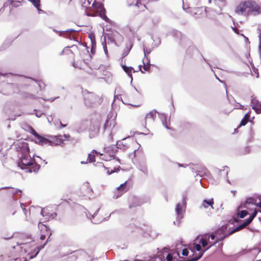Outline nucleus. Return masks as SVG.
I'll use <instances>...</instances> for the list:
<instances>
[{
  "mask_svg": "<svg viewBox=\"0 0 261 261\" xmlns=\"http://www.w3.org/2000/svg\"><path fill=\"white\" fill-rule=\"evenodd\" d=\"M19 157L18 166L25 170L26 172H37L39 170L40 166L30 156L29 148L28 146L23 147Z\"/></svg>",
  "mask_w": 261,
  "mask_h": 261,
  "instance_id": "obj_1",
  "label": "nucleus"
},
{
  "mask_svg": "<svg viewBox=\"0 0 261 261\" xmlns=\"http://www.w3.org/2000/svg\"><path fill=\"white\" fill-rule=\"evenodd\" d=\"M236 13L247 16L252 13L259 14L260 13L259 6L254 1L248 0L240 2L235 9Z\"/></svg>",
  "mask_w": 261,
  "mask_h": 261,
  "instance_id": "obj_2",
  "label": "nucleus"
},
{
  "mask_svg": "<svg viewBox=\"0 0 261 261\" xmlns=\"http://www.w3.org/2000/svg\"><path fill=\"white\" fill-rule=\"evenodd\" d=\"M77 52H79L80 58L72 62L73 66L80 69H83L86 66H89L90 68H92V65L89 63L92 56L89 54L88 48L80 45V50Z\"/></svg>",
  "mask_w": 261,
  "mask_h": 261,
  "instance_id": "obj_3",
  "label": "nucleus"
},
{
  "mask_svg": "<svg viewBox=\"0 0 261 261\" xmlns=\"http://www.w3.org/2000/svg\"><path fill=\"white\" fill-rule=\"evenodd\" d=\"M89 11L87 14L90 16H99L103 20L108 21L109 18L106 14V9H105L103 4L101 2H96V0L94 1L92 5L90 6Z\"/></svg>",
  "mask_w": 261,
  "mask_h": 261,
  "instance_id": "obj_4",
  "label": "nucleus"
},
{
  "mask_svg": "<svg viewBox=\"0 0 261 261\" xmlns=\"http://www.w3.org/2000/svg\"><path fill=\"white\" fill-rule=\"evenodd\" d=\"M85 104L89 107H92L99 105L102 102V98L94 92H90L87 90L83 92Z\"/></svg>",
  "mask_w": 261,
  "mask_h": 261,
  "instance_id": "obj_5",
  "label": "nucleus"
},
{
  "mask_svg": "<svg viewBox=\"0 0 261 261\" xmlns=\"http://www.w3.org/2000/svg\"><path fill=\"white\" fill-rule=\"evenodd\" d=\"M68 255L67 261H89L91 257L86 252L83 250H79L73 251L67 255L64 254L62 256Z\"/></svg>",
  "mask_w": 261,
  "mask_h": 261,
  "instance_id": "obj_6",
  "label": "nucleus"
},
{
  "mask_svg": "<svg viewBox=\"0 0 261 261\" xmlns=\"http://www.w3.org/2000/svg\"><path fill=\"white\" fill-rule=\"evenodd\" d=\"M80 50V47L76 45H73L71 47H66L60 53L63 60L65 61H70L73 59L74 55Z\"/></svg>",
  "mask_w": 261,
  "mask_h": 261,
  "instance_id": "obj_7",
  "label": "nucleus"
},
{
  "mask_svg": "<svg viewBox=\"0 0 261 261\" xmlns=\"http://www.w3.org/2000/svg\"><path fill=\"white\" fill-rule=\"evenodd\" d=\"M129 190L128 186V181H125L124 183L121 184L113 192V198L117 199L121 197L125 193L127 192Z\"/></svg>",
  "mask_w": 261,
  "mask_h": 261,
  "instance_id": "obj_8",
  "label": "nucleus"
},
{
  "mask_svg": "<svg viewBox=\"0 0 261 261\" xmlns=\"http://www.w3.org/2000/svg\"><path fill=\"white\" fill-rule=\"evenodd\" d=\"M136 145V142L133 139L128 138L123 139L119 144L120 148L123 150H133L135 151L136 149H134L133 146Z\"/></svg>",
  "mask_w": 261,
  "mask_h": 261,
  "instance_id": "obj_9",
  "label": "nucleus"
},
{
  "mask_svg": "<svg viewBox=\"0 0 261 261\" xmlns=\"http://www.w3.org/2000/svg\"><path fill=\"white\" fill-rule=\"evenodd\" d=\"M38 226L39 229V233L38 236L41 240L43 241L45 240L47 236H50L51 235V233L50 229L46 225L40 222Z\"/></svg>",
  "mask_w": 261,
  "mask_h": 261,
  "instance_id": "obj_10",
  "label": "nucleus"
},
{
  "mask_svg": "<svg viewBox=\"0 0 261 261\" xmlns=\"http://www.w3.org/2000/svg\"><path fill=\"white\" fill-rule=\"evenodd\" d=\"M224 239L225 236H223L221 237L220 238H217L216 240L214 242H211L208 241V238H206V237L205 236H204L200 239L199 243L201 244V245L203 247H205L207 245L209 244V246L205 249V250H207L212 246H214L219 241H222Z\"/></svg>",
  "mask_w": 261,
  "mask_h": 261,
  "instance_id": "obj_11",
  "label": "nucleus"
},
{
  "mask_svg": "<svg viewBox=\"0 0 261 261\" xmlns=\"http://www.w3.org/2000/svg\"><path fill=\"white\" fill-rule=\"evenodd\" d=\"M95 171L101 174L106 173L108 175H110L111 174L117 171L116 169L111 170V171H110L109 168L105 167L104 164L101 162L96 163L95 165Z\"/></svg>",
  "mask_w": 261,
  "mask_h": 261,
  "instance_id": "obj_12",
  "label": "nucleus"
},
{
  "mask_svg": "<svg viewBox=\"0 0 261 261\" xmlns=\"http://www.w3.org/2000/svg\"><path fill=\"white\" fill-rule=\"evenodd\" d=\"M257 212H258L256 210H254L253 213L251 214V215L247 220H246L242 224L240 225L237 227H236L233 230V232L238 231L245 228L248 225H249L252 222L253 219L256 217Z\"/></svg>",
  "mask_w": 261,
  "mask_h": 261,
  "instance_id": "obj_13",
  "label": "nucleus"
},
{
  "mask_svg": "<svg viewBox=\"0 0 261 261\" xmlns=\"http://www.w3.org/2000/svg\"><path fill=\"white\" fill-rule=\"evenodd\" d=\"M116 125V122L114 119H110L108 118L103 125V129L105 130H108L112 133Z\"/></svg>",
  "mask_w": 261,
  "mask_h": 261,
  "instance_id": "obj_14",
  "label": "nucleus"
},
{
  "mask_svg": "<svg viewBox=\"0 0 261 261\" xmlns=\"http://www.w3.org/2000/svg\"><path fill=\"white\" fill-rule=\"evenodd\" d=\"M99 130V126L97 123H91L89 128V137L94 138L98 135Z\"/></svg>",
  "mask_w": 261,
  "mask_h": 261,
  "instance_id": "obj_15",
  "label": "nucleus"
},
{
  "mask_svg": "<svg viewBox=\"0 0 261 261\" xmlns=\"http://www.w3.org/2000/svg\"><path fill=\"white\" fill-rule=\"evenodd\" d=\"M63 139L61 135L56 136L51 138L49 140L50 145H59L63 143Z\"/></svg>",
  "mask_w": 261,
  "mask_h": 261,
  "instance_id": "obj_16",
  "label": "nucleus"
},
{
  "mask_svg": "<svg viewBox=\"0 0 261 261\" xmlns=\"http://www.w3.org/2000/svg\"><path fill=\"white\" fill-rule=\"evenodd\" d=\"M22 0H8L5 4L4 7H9L12 8L13 7H17L21 5Z\"/></svg>",
  "mask_w": 261,
  "mask_h": 261,
  "instance_id": "obj_17",
  "label": "nucleus"
},
{
  "mask_svg": "<svg viewBox=\"0 0 261 261\" xmlns=\"http://www.w3.org/2000/svg\"><path fill=\"white\" fill-rule=\"evenodd\" d=\"M133 46V43L132 41H129L127 43L125 44V47L123 49L122 53V60L123 59L126 57L129 53L130 50H131Z\"/></svg>",
  "mask_w": 261,
  "mask_h": 261,
  "instance_id": "obj_18",
  "label": "nucleus"
},
{
  "mask_svg": "<svg viewBox=\"0 0 261 261\" xmlns=\"http://www.w3.org/2000/svg\"><path fill=\"white\" fill-rule=\"evenodd\" d=\"M156 117V112L154 111H151L147 113L145 118V126L147 122H152L154 120V118Z\"/></svg>",
  "mask_w": 261,
  "mask_h": 261,
  "instance_id": "obj_19",
  "label": "nucleus"
},
{
  "mask_svg": "<svg viewBox=\"0 0 261 261\" xmlns=\"http://www.w3.org/2000/svg\"><path fill=\"white\" fill-rule=\"evenodd\" d=\"M36 142L39 145H49V139L39 135L36 138Z\"/></svg>",
  "mask_w": 261,
  "mask_h": 261,
  "instance_id": "obj_20",
  "label": "nucleus"
},
{
  "mask_svg": "<svg viewBox=\"0 0 261 261\" xmlns=\"http://www.w3.org/2000/svg\"><path fill=\"white\" fill-rule=\"evenodd\" d=\"M214 203V199L213 198L210 200H204L200 206V208H208V207H211L212 209H213V204Z\"/></svg>",
  "mask_w": 261,
  "mask_h": 261,
  "instance_id": "obj_21",
  "label": "nucleus"
},
{
  "mask_svg": "<svg viewBox=\"0 0 261 261\" xmlns=\"http://www.w3.org/2000/svg\"><path fill=\"white\" fill-rule=\"evenodd\" d=\"M251 106L252 108L255 111L257 114L261 113V103L256 100L251 101Z\"/></svg>",
  "mask_w": 261,
  "mask_h": 261,
  "instance_id": "obj_22",
  "label": "nucleus"
},
{
  "mask_svg": "<svg viewBox=\"0 0 261 261\" xmlns=\"http://www.w3.org/2000/svg\"><path fill=\"white\" fill-rule=\"evenodd\" d=\"M250 114L251 112L249 111L245 115L240 122V126H245L248 123L250 118Z\"/></svg>",
  "mask_w": 261,
  "mask_h": 261,
  "instance_id": "obj_23",
  "label": "nucleus"
},
{
  "mask_svg": "<svg viewBox=\"0 0 261 261\" xmlns=\"http://www.w3.org/2000/svg\"><path fill=\"white\" fill-rule=\"evenodd\" d=\"M142 204V202L138 199L136 198H134L132 199V201L130 202L129 207V208H133L138 206H140Z\"/></svg>",
  "mask_w": 261,
  "mask_h": 261,
  "instance_id": "obj_24",
  "label": "nucleus"
},
{
  "mask_svg": "<svg viewBox=\"0 0 261 261\" xmlns=\"http://www.w3.org/2000/svg\"><path fill=\"white\" fill-rule=\"evenodd\" d=\"M121 67L124 72L129 76L131 79H133L132 77V71L133 70V68L132 67H127L125 65L121 63Z\"/></svg>",
  "mask_w": 261,
  "mask_h": 261,
  "instance_id": "obj_25",
  "label": "nucleus"
},
{
  "mask_svg": "<svg viewBox=\"0 0 261 261\" xmlns=\"http://www.w3.org/2000/svg\"><path fill=\"white\" fill-rule=\"evenodd\" d=\"M226 229V227L224 226H222L221 228H219L217 231H215V233L216 236H219V238H220L221 237L225 236V230Z\"/></svg>",
  "mask_w": 261,
  "mask_h": 261,
  "instance_id": "obj_26",
  "label": "nucleus"
},
{
  "mask_svg": "<svg viewBox=\"0 0 261 261\" xmlns=\"http://www.w3.org/2000/svg\"><path fill=\"white\" fill-rule=\"evenodd\" d=\"M96 153V150H93L90 153L88 154L87 162L91 163L95 162V153Z\"/></svg>",
  "mask_w": 261,
  "mask_h": 261,
  "instance_id": "obj_27",
  "label": "nucleus"
},
{
  "mask_svg": "<svg viewBox=\"0 0 261 261\" xmlns=\"http://www.w3.org/2000/svg\"><path fill=\"white\" fill-rule=\"evenodd\" d=\"M83 7L87 9L90 8L92 0H79Z\"/></svg>",
  "mask_w": 261,
  "mask_h": 261,
  "instance_id": "obj_28",
  "label": "nucleus"
},
{
  "mask_svg": "<svg viewBox=\"0 0 261 261\" xmlns=\"http://www.w3.org/2000/svg\"><path fill=\"white\" fill-rule=\"evenodd\" d=\"M139 69L142 73H144L145 71H149L150 70V66L149 64H145L143 62V65H139Z\"/></svg>",
  "mask_w": 261,
  "mask_h": 261,
  "instance_id": "obj_29",
  "label": "nucleus"
},
{
  "mask_svg": "<svg viewBox=\"0 0 261 261\" xmlns=\"http://www.w3.org/2000/svg\"><path fill=\"white\" fill-rule=\"evenodd\" d=\"M240 208L241 206H240L237 209V214L241 218H243L248 214V212L246 210L241 211Z\"/></svg>",
  "mask_w": 261,
  "mask_h": 261,
  "instance_id": "obj_30",
  "label": "nucleus"
},
{
  "mask_svg": "<svg viewBox=\"0 0 261 261\" xmlns=\"http://www.w3.org/2000/svg\"><path fill=\"white\" fill-rule=\"evenodd\" d=\"M113 36V38L112 41L116 43L117 40H122L123 37L121 34H120L117 32H115L113 33L112 34Z\"/></svg>",
  "mask_w": 261,
  "mask_h": 261,
  "instance_id": "obj_31",
  "label": "nucleus"
},
{
  "mask_svg": "<svg viewBox=\"0 0 261 261\" xmlns=\"http://www.w3.org/2000/svg\"><path fill=\"white\" fill-rule=\"evenodd\" d=\"M176 213L178 217H182V207L180 203H177L175 208Z\"/></svg>",
  "mask_w": 261,
  "mask_h": 261,
  "instance_id": "obj_32",
  "label": "nucleus"
},
{
  "mask_svg": "<svg viewBox=\"0 0 261 261\" xmlns=\"http://www.w3.org/2000/svg\"><path fill=\"white\" fill-rule=\"evenodd\" d=\"M165 255L163 253H160L154 257V261H165Z\"/></svg>",
  "mask_w": 261,
  "mask_h": 261,
  "instance_id": "obj_33",
  "label": "nucleus"
},
{
  "mask_svg": "<svg viewBox=\"0 0 261 261\" xmlns=\"http://www.w3.org/2000/svg\"><path fill=\"white\" fill-rule=\"evenodd\" d=\"M204 236L206 237V238H208V241H210V240L211 239V240L212 241V242L215 241L216 240L217 238H219L218 237V236H216L215 233V234L212 233L210 235H209V234H205Z\"/></svg>",
  "mask_w": 261,
  "mask_h": 261,
  "instance_id": "obj_34",
  "label": "nucleus"
},
{
  "mask_svg": "<svg viewBox=\"0 0 261 261\" xmlns=\"http://www.w3.org/2000/svg\"><path fill=\"white\" fill-rule=\"evenodd\" d=\"M91 43H92V47L91 48V53L92 55H94L95 51H96V44L95 42V40H93L91 39Z\"/></svg>",
  "mask_w": 261,
  "mask_h": 261,
  "instance_id": "obj_35",
  "label": "nucleus"
},
{
  "mask_svg": "<svg viewBox=\"0 0 261 261\" xmlns=\"http://www.w3.org/2000/svg\"><path fill=\"white\" fill-rule=\"evenodd\" d=\"M105 161H111L112 159H114V154H109L107 155V153L103 155V157L102 158Z\"/></svg>",
  "mask_w": 261,
  "mask_h": 261,
  "instance_id": "obj_36",
  "label": "nucleus"
},
{
  "mask_svg": "<svg viewBox=\"0 0 261 261\" xmlns=\"http://www.w3.org/2000/svg\"><path fill=\"white\" fill-rule=\"evenodd\" d=\"M194 248L198 251H200L201 249V247L200 244H194Z\"/></svg>",
  "mask_w": 261,
  "mask_h": 261,
  "instance_id": "obj_37",
  "label": "nucleus"
},
{
  "mask_svg": "<svg viewBox=\"0 0 261 261\" xmlns=\"http://www.w3.org/2000/svg\"><path fill=\"white\" fill-rule=\"evenodd\" d=\"M31 133L34 136L35 138L39 135L36 131L32 127L31 128Z\"/></svg>",
  "mask_w": 261,
  "mask_h": 261,
  "instance_id": "obj_38",
  "label": "nucleus"
},
{
  "mask_svg": "<svg viewBox=\"0 0 261 261\" xmlns=\"http://www.w3.org/2000/svg\"><path fill=\"white\" fill-rule=\"evenodd\" d=\"M189 254V251L187 249H184L182 251V255L184 256H188Z\"/></svg>",
  "mask_w": 261,
  "mask_h": 261,
  "instance_id": "obj_39",
  "label": "nucleus"
},
{
  "mask_svg": "<svg viewBox=\"0 0 261 261\" xmlns=\"http://www.w3.org/2000/svg\"><path fill=\"white\" fill-rule=\"evenodd\" d=\"M166 259L167 261H171L172 260V255L171 254L168 253L166 256Z\"/></svg>",
  "mask_w": 261,
  "mask_h": 261,
  "instance_id": "obj_40",
  "label": "nucleus"
},
{
  "mask_svg": "<svg viewBox=\"0 0 261 261\" xmlns=\"http://www.w3.org/2000/svg\"><path fill=\"white\" fill-rule=\"evenodd\" d=\"M186 196H184L183 197H182V205H183V206L184 207H186Z\"/></svg>",
  "mask_w": 261,
  "mask_h": 261,
  "instance_id": "obj_41",
  "label": "nucleus"
},
{
  "mask_svg": "<svg viewBox=\"0 0 261 261\" xmlns=\"http://www.w3.org/2000/svg\"><path fill=\"white\" fill-rule=\"evenodd\" d=\"M140 170L141 171H142L143 173H144L145 174H147L148 173V170H147V168L145 167H142Z\"/></svg>",
  "mask_w": 261,
  "mask_h": 261,
  "instance_id": "obj_42",
  "label": "nucleus"
},
{
  "mask_svg": "<svg viewBox=\"0 0 261 261\" xmlns=\"http://www.w3.org/2000/svg\"><path fill=\"white\" fill-rule=\"evenodd\" d=\"M233 31L237 34H239V29L237 28H232Z\"/></svg>",
  "mask_w": 261,
  "mask_h": 261,
  "instance_id": "obj_43",
  "label": "nucleus"
},
{
  "mask_svg": "<svg viewBox=\"0 0 261 261\" xmlns=\"http://www.w3.org/2000/svg\"><path fill=\"white\" fill-rule=\"evenodd\" d=\"M252 201H253V199L250 198V199H247L246 202V203H251L252 202Z\"/></svg>",
  "mask_w": 261,
  "mask_h": 261,
  "instance_id": "obj_44",
  "label": "nucleus"
},
{
  "mask_svg": "<svg viewBox=\"0 0 261 261\" xmlns=\"http://www.w3.org/2000/svg\"><path fill=\"white\" fill-rule=\"evenodd\" d=\"M141 0H137L136 3V5L139 7V4H141Z\"/></svg>",
  "mask_w": 261,
  "mask_h": 261,
  "instance_id": "obj_45",
  "label": "nucleus"
},
{
  "mask_svg": "<svg viewBox=\"0 0 261 261\" xmlns=\"http://www.w3.org/2000/svg\"><path fill=\"white\" fill-rule=\"evenodd\" d=\"M256 205L258 206V207H259L261 208V202H260L258 203H257L256 204Z\"/></svg>",
  "mask_w": 261,
  "mask_h": 261,
  "instance_id": "obj_46",
  "label": "nucleus"
},
{
  "mask_svg": "<svg viewBox=\"0 0 261 261\" xmlns=\"http://www.w3.org/2000/svg\"><path fill=\"white\" fill-rule=\"evenodd\" d=\"M99 68L98 66L95 67V68Z\"/></svg>",
  "mask_w": 261,
  "mask_h": 261,
  "instance_id": "obj_47",
  "label": "nucleus"
},
{
  "mask_svg": "<svg viewBox=\"0 0 261 261\" xmlns=\"http://www.w3.org/2000/svg\"><path fill=\"white\" fill-rule=\"evenodd\" d=\"M62 126H63V127H65V126H66V125H63V124H62Z\"/></svg>",
  "mask_w": 261,
  "mask_h": 261,
  "instance_id": "obj_48",
  "label": "nucleus"
},
{
  "mask_svg": "<svg viewBox=\"0 0 261 261\" xmlns=\"http://www.w3.org/2000/svg\"><path fill=\"white\" fill-rule=\"evenodd\" d=\"M144 7L146 8L145 5H143Z\"/></svg>",
  "mask_w": 261,
  "mask_h": 261,
  "instance_id": "obj_49",
  "label": "nucleus"
},
{
  "mask_svg": "<svg viewBox=\"0 0 261 261\" xmlns=\"http://www.w3.org/2000/svg\"><path fill=\"white\" fill-rule=\"evenodd\" d=\"M129 105L133 106V103H129Z\"/></svg>",
  "mask_w": 261,
  "mask_h": 261,
  "instance_id": "obj_50",
  "label": "nucleus"
}]
</instances>
